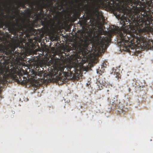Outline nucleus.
I'll use <instances>...</instances> for the list:
<instances>
[{
	"label": "nucleus",
	"instance_id": "30",
	"mask_svg": "<svg viewBox=\"0 0 153 153\" xmlns=\"http://www.w3.org/2000/svg\"><path fill=\"white\" fill-rule=\"evenodd\" d=\"M65 1H66V0H65Z\"/></svg>",
	"mask_w": 153,
	"mask_h": 153
},
{
	"label": "nucleus",
	"instance_id": "25",
	"mask_svg": "<svg viewBox=\"0 0 153 153\" xmlns=\"http://www.w3.org/2000/svg\"><path fill=\"white\" fill-rule=\"evenodd\" d=\"M107 92H108L109 91L108 90H107Z\"/></svg>",
	"mask_w": 153,
	"mask_h": 153
},
{
	"label": "nucleus",
	"instance_id": "9",
	"mask_svg": "<svg viewBox=\"0 0 153 153\" xmlns=\"http://www.w3.org/2000/svg\"><path fill=\"white\" fill-rule=\"evenodd\" d=\"M16 2L18 5L17 7H16L14 6L12 7V5L8 7L7 4H4L3 7L7 9L9 11H10L11 9H16L17 10V12L19 13V10L18 9L19 7H22L23 8H25L26 7L25 5L26 4L32 5V6H33V3L31 2V0H22L21 1H16Z\"/></svg>",
	"mask_w": 153,
	"mask_h": 153
},
{
	"label": "nucleus",
	"instance_id": "12",
	"mask_svg": "<svg viewBox=\"0 0 153 153\" xmlns=\"http://www.w3.org/2000/svg\"><path fill=\"white\" fill-rule=\"evenodd\" d=\"M42 75V74L40 73L39 71L36 72L33 71L31 78L34 82L37 83H39L40 81H41L40 77Z\"/></svg>",
	"mask_w": 153,
	"mask_h": 153
},
{
	"label": "nucleus",
	"instance_id": "3",
	"mask_svg": "<svg viewBox=\"0 0 153 153\" xmlns=\"http://www.w3.org/2000/svg\"><path fill=\"white\" fill-rule=\"evenodd\" d=\"M10 20L7 19L6 21H4L2 19L0 20V28H2L4 26L8 28V30L10 31L14 32V34L17 35L18 38V33H20L19 37H22L23 35V33L25 31L26 28V25L24 21L22 20L20 21V20L16 19V22L13 21L14 17L11 16L9 15Z\"/></svg>",
	"mask_w": 153,
	"mask_h": 153
},
{
	"label": "nucleus",
	"instance_id": "8",
	"mask_svg": "<svg viewBox=\"0 0 153 153\" xmlns=\"http://www.w3.org/2000/svg\"><path fill=\"white\" fill-rule=\"evenodd\" d=\"M118 96H115L113 100L112 103V108H118L119 110L117 111V114L119 116H122L125 114L126 111L124 109V107L123 104L121 103L120 100H118Z\"/></svg>",
	"mask_w": 153,
	"mask_h": 153
},
{
	"label": "nucleus",
	"instance_id": "11",
	"mask_svg": "<svg viewBox=\"0 0 153 153\" xmlns=\"http://www.w3.org/2000/svg\"><path fill=\"white\" fill-rule=\"evenodd\" d=\"M54 7V11L53 12H51V13L52 15L55 16V18L56 19H58L59 18V15H57V13L58 12L57 10H61L63 9V3L61 2L60 3L59 2L56 3L55 4Z\"/></svg>",
	"mask_w": 153,
	"mask_h": 153
},
{
	"label": "nucleus",
	"instance_id": "13",
	"mask_svg": "<svg viewBox=\"0 0 153 153\" xmlns=\"http://www.w3.org/2000/svg\"><path fill=\"white\" fill-rule=\"evenodd\" d=\"M95 44L97 46L103 48L104 46H105L108 44V40L105 39H103L100 41L99 39H95Z\"/></svg>",
	"mask_w": 153,
	"mask_h": 153
},
{
	"label": "nucleus",
	"instance_id": "5",
	"mask_svg": "<svg viewBox=\"0 0 153 153\" xmlns=\"http://www.w3.org/2000/svg\"><path fill=\"white\" fill-rule=\"evenodd\" d=\"M22 71L23 73H25V71L22 69V68H14L13 70L10 72V70L8 69L4 68H2L0 69V75L3 76L4 78H7L10 75H13L14 74H17L19 77V79L17 76H16L17 81L23 82V83H26L27 80V78L25 76H23V74Z\"/></svg>",
	"mask_w": 153,
	"mask_h": 153
},
{
	"label": "nucleus",
	"instance_id": "26",
	"mask_svg": "<svg viewBox=\"0 0 153 153\" xmlns=\"http://www.w3.org/2000/svg\"><path fill=\"white\" fill-rule=\"evenodd\" d=\"M134 7V6H133V7Z\"/></svg>",
	"mask_w": 153,
	"mask_h": 153
},
{
	"label": "nucleus",
	"instance_id": "1",
	"mask_svg": "<svg viewBox=\"0 0 153 153\" xmlns=\"http://www.w3.org/2000/svg\"><path fill=\"white\" fill-rule=\"evenodd\" d=\"M128 22L126 24L125 21L120 22L122 24L123 32L119 31L118 44L125 50L129 53H135L136 45L134 42V39L136 38L140 41H143L145 38L144 36L146 33L152 31V28L150 26L151 22L148 19L146 21L141 20L140 22H137L136 26L132 25L131 22L128 19Z\"/></svg>",
	"mask_w": 153,
	"mask_h": 153
},
{
	"label": "nucleus",
	"instance_id": "23",
	"mask_svg": "<svg viewBox=\"0 0 153 153\" xmlns=\"http://www.w3.org/2000/svg\"><path fill=\"white\" fill-rule=\"evenodd\" d=\"M3 16H4V17H6V15H4Z\"/></svg>",
	"mask_w": 153,
	"mask_h": 153
},
{
	"label": "nucleus",
	"instance_id": "16",
	"mask_svg": "<svg viewBox=\"0 0 153 153\" xmlns=\"http://www.w3.org/2000/svg\"><path fill=\"white\" fill-rule=\"evenodd\" d=\"M75 16L77 17H79L81 14V10L80 9L79 10H75Z\"/></svg>",
	"mask_w": 153,
	"mask_h": 153
},
{
	"label": "nucleus",
	"instance_id": "18",
	"mask_svg": "<svg viewBox=\"0 0 153 153\" xmlns=\"http://www.w3.org/2000/svg\"><path fill=\"white\" fill-rule=\"evenodd\" d=\"M116 77L118 79L119 78H120L121 75L119 73H118L117 72H116Z\"/></svg>",
	"mask_w": 153,
	"mask_h": 153
},
{
	"label": "nucleus",
	"instance_id": "19",
	"mask_svg": "<svg viewBox=\"0 0 153 153\" xmlns=\"http://www.w3.org/2000/svg\"><path fill=\"white\" fill-rule=\"evenodd\" d=\"M141 2H143V4H145L147 0H140Z\"/></svg>",
	"mask_w": 153,
	"mask_h": 153
},
{
	"label": "nucleus",
	"instance_id": "10",
	"mask_svg": "<svg viewBox=\"0 0 153 153\" xmlns=\"http://www.w3.org/2000/svg\"><path fill=\"white\" fill-rule=\"evenodd\" d=\"M15 49V46L12 45L5 46H0V53H2L4 55L10 56L14 53Z\"/></svg>",
	"mask_w": 153,
	"mask_h": 153
},
{
	"label": "nucleus",
	"instance_id": "6",
	"mask_svg": "<svg viewBox=\"0 0 153 153\" xmlns=\"http://www.w3.org/2000/svg\"><path fill=\"white\" fill-rule=\"evenodd\" d=\"M60 59L59 58H54L53 59H52V64L55 66H57L58 68V71H57L56 72L55 70H54L55 72H54L53 74L54 75L58 74L60 80L64 82L66 78V77L68 76L69 74H68V75H66L65 74V73L67 71V69L66 70L67 68L63 65H59L60 63Z\"/></svg>",
	"mask_w": 153,
	"mask_h": 153
},
{
	"label": "nucleus",
	"instance_id": "7",
	"mask_svg": "<svg viewBox=\"0 0 153 153\" xmlns=\"http://www.w3.org/2000/svg\"><path fill=\"white\" fill-rule=\"evenodd\" d=\"M89 44L88 41L81 39L79 42H76L73 47L76 50H79L83 57H86L90 51L88 50Z\"/></svg>",
	"mask_w": 153,
	"mask_h": 153
},
{
	"label": "nucleus",
	"instance_id": "15",
	"mask_svg": "<svg viewBox=\"0 0 153 153\" xmlns=\"http://www.w3.org/2000/svg\"><path fill=\"white\" fill-rule=\"evenodd\" d=\"M107 65L105 63L103 62L100 67H99V70L102 72L104 70V68L106 67Z\"/></svg>",
	"mask_w": 153,
	"mask_h": 153
},
{
	"label": "nucleus",
	"instance_id": "21",
	"mask_svg": "<svg viewBox=\"0 0 153 153\" xmlns=\"http://www.w3.org/2000/svg\"><path fill=\"white\" fill-rule=\"evenodd\" d=\"M27 11H30V9L29 8H27Z\"/></svg>",
	"mask_w": 153,
	"mask_h": 153
},
{
	"label": "nucleus",
	"instance_id": "27",
	"mask_svg": "<svg viewBox=\"0 0 153 153\" xmlns=\"http://www.w3.org/2000/svg\"><path fill=\"white\" fill-rule=\"evenodd\" d=\"M83 17H84V15L83 16Z\"/></svg>",
	"mask_w": 153,
	"mask_h": 153
},
{
	"label": "nucleus",
	"instance_id": "2",
	"mask_svg": "<svg viewBox=\"0 0 153 153\" xmlns=\"http://www.w3.org/2000/svg\"><path fill=\"white\" fill-rule=\"evenodd\" d=\"M91 2L88 6V10L90 12L94 13L97 10V7L100 3L103 5L110 8L117 9L120 11L121 9L123 10H126L128 5L132 6L134 4L137 7L138 5L142 4L143 2L140 0H91Z\"/></svg>",
	"mask_w": 153,
	"mask_h": 153
},
{
	"label": "nucleus",
	"instance_id": "20",
	"mask_svg": "<svg viewBox=\"0 0 153 153\" xmlns=\"http://www.w3.org/2000/svg\"><path fill=\"white\" fill-rule=\"evenodd\" d=\"M30 41H29V42H30V43H31L33 41V40L31 39H30Z\"/></svg>",
	"mask_w": 153,
	"mask_h": 153
},
{
	"label": "nucleus",
	"instance_id": "14",
	"mask_svg": "<svg viewBox=\"0 0 153 153\" xmlns=\"http://www.w3.org/2000/svg\"><path fill=\"white\" fill-rule=\"evenodd\" d=\"M67 69V71H66L65 73V74L66 75H68V74L70 75H74V74L76 73V71H78V70L76 69V68L73 67L72 66H70V67H68L66 68V70Z\"/></svg>",
	"mask_w": 153,
	"mask_h": 153
},
{
	"label": "nucleus",
	"instance_id": "22",
	"mask_svg": "<svg viewBox=\"0 0 153 153\" xmlns=\"http://www.w3.org/2000/svg\"><path fill=\"white\" fill-rule=\"evenodd\" d=\"M0 10H2V8H1V6H0Z\"/></svg>",
	"mask_w": 153,
	"mask_h": 153
},
{
	"label": "nucleus",
	"instance_id": "24",
	"mask_svg": "<svg viewBox=\"0 0 153 153\" xmlns=\"http://www.w3.org/2000/svg\"><path fill=\"white\" fill-rule=\"evenodd\" d=\"M80 19H82V18L81 17V18H80Z\"/></svg>",
	"mask_w": 153,
	"mask_h": 153
},
{
	"label": "nucleus",
	"instance_id": "28",
	"mask_svg": "<svg viewBox=\"0 0 153 153\" xmlns=\"http://www.w3.org/2000/svg\"><path fill=\"white\" fill-rule=\"evenodd\" d=\"M15 76V75H14V77H16V76Z\"/></svg>",
	"mask_w": 153,
	"mask_h": 153
},
{
	"label": "nucleus",
	"instance_id": "4",
	"mask_svg": "<svg viewBox=\"0 0 153 153\" xmlns=\"http://www.w3.org/2000/svg\"><path fill=\"white\" fill-rule=\"evenodd\" d=\"M43 2L41 7H39L37 12L35 13V18L37 21L45 20L46 19V13H44L43 9H46L47 12L49 10L50 13L54 11V7L53 5V1L55 0H49L48 1L47 3H45V0H43Z\"/></svg>",
	"mask_w": 153,
	"mask_h": 153
},
{
	"label": "nucleus",
	"instance_id": "29",
	"mask_svg": "<svg viewBox=\"0 0 153 153\" xmlns=\"http://www.w3.org/2000/svg\"><path fill=\"white\" fill-rule=\"evenodd\" d=\"M152 62H153V61H152Z\"/></svg>",
	"mask_w": 153,
	"mask_h": 153
},
{
	"label": "nucleus",
	"instance_id": "17",
	"mask_svg": "<svg viewBox=\"0 0 153 153\" xmlns=\"http://www.w3.org/2000/svg\"><path fill=\"white\" fill-rule=\"evenodd\" d=\"M86 20L85 19L79 21V23L81 26L85 25L86 23Z\"/></svg>",
	"mask_w": 153,
	"mask_h": 153
}]
</instances>
